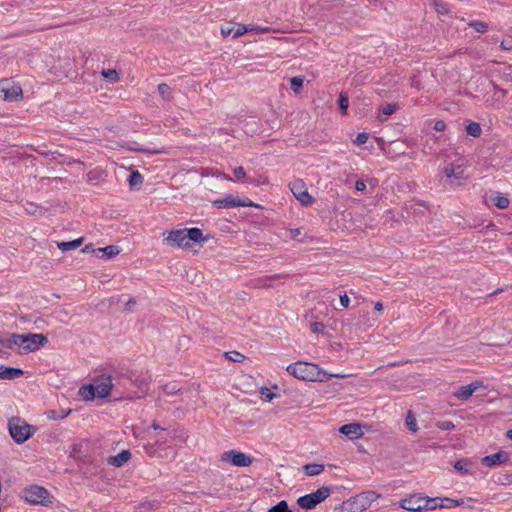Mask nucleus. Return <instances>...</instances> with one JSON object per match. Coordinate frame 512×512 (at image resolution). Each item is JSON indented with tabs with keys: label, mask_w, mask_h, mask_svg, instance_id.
I'll return each mask as SVG.
<instances>
[{
	"label": "nucleus",
	"mask_w": 512,
	"mask_h": 512,
	"mask_svg": "<svg viewBox=\"0 0 512 512\" xmlns=\"http://www.w3.org/2000/svg\"><path fill=\"white\" fill-rule=\"evenodd\" d=\"M167 243L171 246H178L186 249L191 248L192 243H205L208 241V237L204 236L202 230L199 228H185L176 229L168 233L166 239Z\"/></svg>",
	"instance_id": "f257e3e1"
},
{
	"label": "nucleus",
	"mask_w": 512,
	"mask_h": 512,
	"mask_svg": "<svg viewBox=\"0 0 512 512\" xmlns=\"http://www.w3.org/2000/svg\"><path fill=\"white\" fill-rule=\"evenodd\" d=\"M48 339L43 334L29 333L26 335L12 334L6 339L7 347H17L20 354L34 352L43 347Z\"/></svg>",
	"instance_id": "f03ea898"
},
{
	"label": "nucleus",
	"mask_w": 512,
	"mask_h": 512,
	"mask_svg": "<svg viewBox=\"0 0 512 512\" xmlns=\"http://www.w3.org/2000/svg\"><path fill=\"white\" fill-rule=\"evenodd\" d=\"M287 371L296 378L304 381H326V371L318 365L308 362H296L287 367Z\"/></svg>",
	"instance_id": "7ed1b4c3"
},
{
	"label": "nucleus",
	"mask_w": 512,
	"mask_h": 512,
	"mask_svg": "<svg viewBox=\"0 0 512 512\" xmlns=\"http://www.w3.org/2000/svg\"><path fill=\"white\" fill-rule=\"evenodd\" d=\"M380 497L374 491H365L351 497L343 502V510L345 512H363L368 509L371 504Z\"/></svg>",
	"instance_id": "20e7f679"
},
{
	"label": "nucleus",
	"mask_w": 512,
	"mask_h": 512,
	"mask_svg": "<svg viewBox=\"0 0 512 512\" xmlns=\"http://www.w3.org/2000/svg\"><path fill=\"white\" fill-rule=\"evenodd\" d=\"M9 433L12 439L18 443L27 441L33 433V426L19 417H13L8 422Z\"/></svg>",
	"instance_id": "39448f33"
},
{
	"label": "nucleus",
	"mask_w": 512,
	"mask_h": 512,
	"mask_svg": "<svg viewBox=\"0 0 512 512\" xmlns=\"http://www.w3.org/2000/svg\"><path fill=\"white\" fill-rule=\"evenodd\" d=\"M330 495L328 487H320L315 492L306 494L298 498L297 503L303 509H312Z\"/></svg>",
	"instance_id": "423d86ee"
},
{
	"label": "nucleus",
	"mask_w": 512,
	"mask_h": 512,
	"mask_svg": "<svg viewBox=\"0 0 512 512\" xmlns=\"http://www.w3.org/2000/svg\"><path fill=\"white\" fill-rule=\"evenodd\" d=\"M0 97L5 101L14 102L22 99V88L9 79L0 80Z\"/></svg>",
	"instance_id": "0eeeda50"
},
{
	"label": "nucleus",
	"mask_w": 512,
	"mask_h": 512,
	"mask_svg": "<svg viewBox=\"0 0 512 512\" xmlns=\"http://www.w3.org/2000/svg\"><path fill=\"white\" fill-rule=\"evenodd\" d=\"M212 205L219 209H229L234 207H254L255 204L249 199H240L237 195L228 194L222 199H216Z\"/></svg>",
	"instance_id": "6e6552de"
},
{
	"label": "nucleus",
	"mask_w": 512,
	"mask_h": 512,
	"mask_svg": "<svg viewBox=\"0 0 512 512\" xmlns=\"http://www.w3.org/2000/svg\"><path fill=\"white\" fill-rule=\"evenodd\" d=\"M221 461L230 463L236 467H247L252 463V458L238 450L225 451L221 455Z\"/></svg>",
	"instance_id": "1a4fd4ad"
},
{
	"label": "nucleus",
	"mask_w": 512,
	"mask_h": 512,
	"mask_svg": "<svg viewBox=\"0 0 512 512\" xmlns=\"http://www.w3.org/2000/svg\"><path fill=\"white\" fill-rule=\"evenodd\" d=\"M290 190L294 197L305 206L313 203V197L309 194L306 184L303 180L297 179L290 184Z\"/></svg>",
	"instance_id": "9d476101"
},
{
	"label": "nucleus",
	"mask_w": 512,
	"mask_h": 512,
	"mask_svg": "<svg viewBox=\"0 0 512 512\" xmlns=\"http://www.w3.org/2000/svg\"><path fill=\"white\" fill-rule=\"evenodd\" d=\"M48 491L37 485L30 486L23 491V498L33 504H44L48 500Z\"/></svg>",
	"instance_id": "9b49d317"
},
{
	"label": "nucleus",
	"mask_w": 512,
	"mask_h": 512,
	"mask_svg": "<svg viewBox=\"0 0 512 512\" xmlns=\"http://www.w3.org/2000/svg\"><path fill=\"white\" fill-rule=\"evenodd\" d=\"M95 387L97 398H107L113 387L112 378L110 375L102 374L94 379L92 383Z\"/></svg>",
	"instance_id": "f8f14e48"
},
{
	"label": "nucleus",
	"mask_w": 512,
	"mask_h": 512,
	"mask_svg": "<svg viewBox=\"0 0 512 512\" xmlns=\"http://www.w3.org/2000/svg\"><path fill=\"white\" fill-rule=\"evenodd\" d=\"M425 496L414 494L408 498L401 500L400 507L413 512H422L426 510Z\"/></svg>",
	"instance_id": "ddd939ff"
},
{
	"label": "nucleus",
	"mask_w": 512,
	"mask_h": 512,
	"mask_svg": "<svg viewBox=\"0 0 512 512\" xmlns=\"http://www.w3.org/2000/svg\"><path fill=\"white\" fill-rule=\"evenodd\" d=\"M444 175L449 180L450 184L459 185L462 180H465L467 176L465 175V170L460 164H448L444 168Z\"/></svg>",
	"instance_id": "4468645a"
},
{
	"label": "nucleus",
	"mask_w": 512,
	"mask_h": 512,
	"mask_svg": "<svg viewBox=\"0 0 512 512\" xmlns=\"http://www.w3.org/2000/svg\"><path fill=\"white\" fill-rule=\"evenodd\" d=\"M483 382L476 380L468 385L459 387L453 396L459 400H468L479 388H483Z\"/></svg>",
	"instance_id": "2eb2a0df"
},
{
	"label": "nucleus",
	"mask_w": 512,
	"mask_h": 512,
	"mask_svg": "<svg viewBox=\"0 0 512 512\" xmlns=\"http://www.w3.org/2000/svg\"><path fill=\"white\" fill-rule=\"evenodd\" d=\"M510 460L509 454L505 451H499L495 454L487 455L481 459V463L487 467H494L496 465L506 463Z\"/></svg>",
	"instance_id": "dca6fc26"
},
{
	"label": "nucleus",
	"mask_w": 512,
	"mask_h": 512,
	"mask_svg": "<svg viewBox=\"0 0 512 512\" xmlns=\"http://www.w3.org/2000/svg\"><path fill=\"white\" fill-rule=\"evenodd\" d=\"M340 432L350 439H358L363 435L361 426L356 423H350L341 426Z\"/></svg>",
	"instance_id": "f3484780"
},
{
	"label": "nucleus",
	"mask_w": 512,
	"mask_h": 512,
	"mask_svg": "<svg viewBox=\"0 0 512 512\" xmlns=\"http://www.w3.org/2000/svg\"><path fill=\"white\" fill-rule=\"evenodd\" d=\"M24 375V371L20 368L0 366V379L13 380Z\"/></svg>",
	"instance_id": "a211bd4d"
},
{
	"label": "nucleus",
	"mask_w": 512,
	"mask_h": 512,
	"mask_svg": "<svg viewBox=\"0 0 512 512\" xmlns=\"http://www.w3.org/2000/svg\"><path fill=\"white\" fill-rule=\"evenodd\" d=\"M247 33L246 25L244 24H237L235 27L230 26H222L221 27V34L223 36H229L232 35V37L238 38L244 34Z\"/></svg>",
	"instance_id": "6ab92c4d"
},
{
	"label": "nucleus",
	"mask_w": 512,
	"mask_h": 512,
	"mask_svg": "<svg viewBox=\"0 0 512 512\" xmlns=\"http://www.w3.org/2000/svg\"><path fill=\"white\" fill-rule=\"evenodd\" d=\"M131 453L129 450H122L120 453L108 458V463L114 467H121L129 461Z\"/></svg>",
	"instance_id": "aec40b11"
},
{
	"label": "nucleus",
	"mask_w": 512,
	"mask_h": 512,
	"mask_svg": "<svg viewBox=\"0 0 512 512\" xmlns=\"http://www.w3.org/2000/svg\"><path fill=\"white\" fill-rule=\"evenodd\" d=\"M79 396L85 401H92L97 397L93 384H86L79 388Z\"/></svg>",
	"instance_id": "412c9836"
},
{
	"label": "nucleus",
	"mask_w": 512,
	"mask_h": 512,
	"mask_svg": "<svg viewBox=\"0 0 512 512\" xmlns=\"http://www.w3.org/2000/svg\"><path fill=\"white\" fill-rule=\"evenodd\" d=\"M493 204L499 209H506L509 206V199L501 192H494L491 197Z\"/></svg>",
	"instance_id": "4be33fe9"
},
{
	"label": "nucleus",
	"mask_w": 512,
	"mask_h": 512,
	"mask_svg": "<svg viewBox=\"0 0 512 512\" xmlns=\"http://www.w3.org/2000/svg\"><path fill=\"white\" fill-rule=\"evenodd\" d=\"M83 242V238H78V239H75L73 241H68V242H58L57 243V247L63 251V252H66V251H70V250H75L77 249L78 247L81 246Z\"/></svg>",
	"instance_id": "5701e85b"
},
{
	"label": "nucleus",
	"mask_w": 512,
	"mask_h": 512,
	"mask_svg": "<svg viewBox=\"0 0 512 512\" xmlns=\"http://www.w3.org/2000/svg\"><path fill=\"white\" fill-rule=\"evenodd\" d=\"M303 468L308 476H316L324 471V466L322 464H306Z\"/></svg>",
	"instance_id": "b1692460"
},
{
	"label": "nucleus",
	"mask_w": 512,
	"mask_h": 512,
	"mask_svg": "<svg viewBox=\"0 0 512 512\" xmlns=\"http://www.w3.org/2000/svg\"><path fill=\"white\" fill-rule=\"evenodd\" d=\"M158 93L165 101L171 100L173 96L172 89L166 83H160L158 85Z\"/></svg>",
	"instance_id": "393cba45"
},
{
	"label": "nucleus",
	"mask_w": 512,
	"mask_h": 512,
	"mask_svg": "<svg viewBox=\"0 0 512 512\" xmlns=\"http://www.w3.org/2000/svg\"><path fill=\"white\" fill-rule=\"evenodd\" d=\"M143 183V177L138 171H133L129 177V185L132 189H138Z\"/></svg>",
	"instance_id": "a878e982"
},
{
	"label": "nucleus",
	"mask_w": 512,
	"mask_h": 512,
	"mask_svg": "<svg viewBox=\"0 0 512 512\" xmlns=\"http://www.w3.org/2000/svg\"><path fill=\"white\" fill-rule=\"evenodd\" d=\"M425 503L426 510H435L437 508H442L443 506L441 503V497L430 498L425 496Z\"/></svg>",
	"instance_id": "bb28decb"
},
{
	"label": "nucleus",
	"mask_w": 512,
	"mask_h": 512,
	"mask_svg": "<svg viewBox=\"0 0 512 512\" xmlns=\"http://www.w3.org/2000/svg\"><path fill=\"white\" fill-rule=\"evenodd\" d=\"M466 132L468 135L473 137H479L481 135L482 129L479 123L477 122H470L466 126Z\"/></svg>",
	"instance_id": "cd10ccee"
},
{
	"label": "nucleus",
	"mask_w": 512,
	"mask_h": 512,
	"mask_svg": "<svg viewBox=\"0 0 512 512\" xmlns=\"http://www.w3.org/2000/svg\"><path fill=\"white\" fill-rule=\"evenodd\" d=\"M98 252L105 254L106 259H111L112 257L118 255L120 250L117 246L109 245L104 248H99Z\"/></svg>",
	"instance_id": "c85d7f7f"
},
{
	"label": "nucleus",
	"mask_w": 512,
	"mask_h": 512,
	"mask_svg": "<svg viewBox=\"0 0 512 512\" xmlns=\"http://www.w3.org/2000/svg\"><path fill=\"white\" fill-rule=\"evenodd\" d=\"M469 27H472L476 32L485 33L488 30V24L480 20H472L468 23Z\"/></svg>",
	"instance_id": "c756f323"
},
{
	"label": "nucleus",
	"mask_w": 512,
	"mask_h": 512,
	"mask_svg": "<svg viewBox=\"0 0 512 512\" xmlns=\"http://www.w3.org/2000/svg\"><path fill=\"white\" fill-rule=\"evenodd\" d=\"M102 75L112 83H115L119 80V74L114 69L103 70Z\"/></svg>",
	"instance_id": "7c9ffc66"
},
{
	"label": "nucleus",
	"mask_w": 512,
	"mask_h": 512,
	"mask_svg": "<svg viewBox=\"0 0 512 512\" xmlns=\"http://www.w3.org/2000/svg\"><path fill=\"white\" fill-rule=\"evenodd\" d=\"M304 79L302 77H292L290 79L291 89L295 93H299L303 86Z\"/></svg>",
	"instance_id": "2f4dec72"
},
{
	"label": "nucleus",
	"mask_w": 512,
	"mask_h": 512,
	"mask_svg": "<svg viewBox=\"0 0 512 512\" xmlns=\"http://www.w3.org/2000/svg\"><path fill=\"white\" fill-rule=\"evenodd\" d=\"M268 512H291V510L289 509L287 502L282 500L276 505L272 506Z\"/></svg>",
	"instance_id": "473e14b6"
},
{
	"label": "nucleus",
	"mask_w": 512,
	"mask_h": 512,
	"mask_svg": "<svg viewBox=\"0 0 512 512\" xmlns=\"http://www.w3.org/2000/svg\"><path fill=\"white\" fill-rule=\"evenodd\" d=\"M338 102H339V107H340L341 112L343 114H346L347 109L349 107V98H348V96L345 93H340Z\"/></svg>",
	"instance_id": "72a5a7b5"
},
{
	"label": "nucleus",
	"mask_w": 512,
	"mask_h": 512,
	"mask_svg": "<svg viewBox=\"0 0 512 512\" xmlns=\"http://www.w3.org/2000/svg\"><path fill=\"white\" fill-rule=\"evenodd\" d=\"M226 356L232 362H237V363L243 362V360L245 359V356L237 351L227 352Z\"/></svg>",
	"instance_id": "f704fd0d"
},
{
	"label": "nucleus",
	"mask_w": 512,
	"mask_h": 512,
	"mask_svg": "<svg viewBox=\"0 0 512 512\" xmlns=\"http://www.w3.org/2000/svg\"><path fill=\"white\" fill-rule=\"evenodd\" d=\"M247 33L248 32H255V33H268L270 32L269 27H261L258 25L249 24L246 25Z\"/></svg>",
	"instance_id": "c9c22d12"
},
{
	"label": "nucleus",
	"mask_w": 512,
	"mask_h": 512,
	"mask_svg": "<svg viewBox=\"0 0 512 512\" xmlns=\"http://www.w3.org/2000/svg\"><path fill=\"white\" fill-rule=\"evenodd\" d=\"M500 48L503 51H512V36H505L500 43Z\"/></svg>",
	"instance_id": "e433bc0d"
},
{
	"label": "nucleus",
	"mask_w": 512,
	"mask_h": 512,
	"mask_svg": "<svg viewBox=\"0 0 512 512\" xmlns=\"http://www.w3.org/2000/svg\"><path fill=\"white\" fill-rule=\"evenodd\" d=\"M469 462L467 460H459L454 464V468L460 472V473H468V466Z\"/></svg>",
	"instance_id": "4c0bfd02"
},
{
	"label": "nucleus",
	"mask_w": 512,
	"mask_h": 512,
	"mask_svg": "<svg viewBox=\"0 0 512 512\" xmlns=\"http://www.w3.org/2000/svg\"><path fill=\"white\" fill-rule=\"evenodd\" d=\"M396 109H397L396 105L386 104L385 106L382 107L381 113H382V115L385 116V119H386L387 117L391 116L396 111Z\"/></svg>",
	"instance_id": "58836bf2"
},
{
	"label": "nucleus",
	"mask_w": 512,
	"mask_h": 512,
	"mask_svg": "<svg viewBox=\"0 0 512 512\" xmlns=\"http://www.w3.org/2000/svg\"><path fill=\"white\" fill-rule=\"evenodd\" d=\"M406 425L412 432H416L418 430L416 419L410 413L406 418Z\"/></svg>",
	"instance_id": "ea45409f"
},
{
	"label": "nucleus",
	"mask_w": 512,
	"mask_h": 512,
	"mask_svg": "<svg viewBox=\"0 0 512 512\" xmlns=\"http://www.w3.org/2000/svg\"><path fill=\"white\" fill-rule=\"evenodd\" d=\"M368 134L365 133V132H361V133H358L357 136H356V139H355V143L357 145H363L367 142L368 140Z\"/></svg>",
	"instance_id": "a19ab883"
},
{
	"label": "nucleus",
	"mask_w": 512,
	"mask_h": 512,
	"mask_svg": "<svg viewBox=\"0 0 512 512\" xmlns=\"http://www.w3.org/2000/svg\"><path fill=\"white\" fill-rule=\"evenodd\" d=\"M233 172L235 177L239 180L244 179L246 176V172L242 166L236 167Z\"/></svg>",
	"instance_id": "79ce46f5"
},
{
	"label": "nucleus",
	"mask_w": 512,
	"mask_h": 512,
	"mask_svg": "<svg viewBox=\"0 0 512 512\" xmlns=\"http://www.w3.org/2000/svg\"><path fill=\"white\" fill-rule=\"evenodd\" d=\"M441 503L443 504L442 508L450 509V508L454 507V505H453L454 499H451V498H447V497L441 498Z\"/></svg>",
	"instance_id": "37998d69"
},
{
	"label": "nucleus",
	"mask_w": 512,
	"mask_h": 512,
	"mask_svg": "<svg viewBox=\"0 0 512 512\" xmlns=\"http://www.w3.org/2000/svg\"><path fill=\"white\" fill-rule=\"evenodd\" d=\"M261 394L268 401H271L275 396L268 388H262Z\"/></svg>",
	"instance_id": "c03bdc74"
},
{
	"label": "nucleus",
	"mask_w": 512,
	"mask_h": 512,
	"mask_svg": "<svg viewBox=\"0 0 512 512\" xmlns=\"http://www.w3.org/2000/svg\"><path fill=\"white\" fill-rule=\"evenodd\" d=\"M290 238L296 239L298 236L301 235V229L300 228H292L288 231Z\"/></svg>",
	"instance_id": "a18cd8bd"
},
{
	"label": "nucleus",
	"mask_w": 512,
	"mask_h": 512,
	"mask_svg": "<svg viewBox=\"0 0 512 512\" xmlns=\"http://www.w3.org/2000/svg\"><path fill=\"white\" fill-rule=\"evenodd\" d=\"M323 329V324L320 323V322H313L311 324V330L314 332V333H319L321 332Z\"/></svg>",
	"instance_id": "49530a36"
},
{
	"label": "nucleus",
	"mask_w": 512,
	"mask_h": 512,
	"mask_svg": "<svg viewBox=\"0 0 512 512\" xmlns=\"http://www.w3.org/2000/svg\"><path fill=\"white\" fill-rule=\"evenodd\" d=\"M355 189L360 192H364L366 190V184L363 180H357L355 183Z\"/></svg>",
	"instance_id": "de8ad7c7"
},
{
	"label": "nucleus",
	"mask_w": 512,
	"mask_h": 512,
	"mask_svg": "<svg viewBox=\"0 0 512 512\" xmlns=\"http://www.w3.org/2000/svg\"><path fill=\"white\" fill-rule=\"evenodd\" d=\"M445 128H446V124H445V122H444V121H442V120H438V121H436V122H435V124H434V129H435L436 131H444V130H445Z\"/></svg>",
	"instance_id": "09e8293b"
},
{
	"label": "nucleus",
	"mask_w": 512,
	"mask_h": 512,
	"mask_svg": "<svg viewBox=\"0 0 512 512\" xmlns=\"http://www.w3.org/2000/svg\"><path fill=\"white\" fill-rule=\"evenodd\" d=\"M340 303L343 307H348L350 303V299L346 294L340 295Z\"/></svg>",
	"instance_id": "8fccbe9b"
},
{
	"label": "nucleus",
	"mask_w": 512,
	"mask_h": 512,
	"mask_svg": "<svg viewBox=\"0 0 512 512\" xmlns=\"http://www.w3.org/2000/svg\"><path fill=\"white\" fill-rule=\"evenodd\" d=\"M130 150H133V151H140V152H146V153H151V154H156L158 153V151L156 150H148V149H144V148H139V147H131Z\"/></svg>",
	"instance_id": "3c124183"
},
{
	"label": "nucleus",
	"mask_w": 512,
	"mask_h": 512,
	"mask_svg": "<svg viewBox=\"0 0 512 512\" xmlns=\"http://www.w3.org/2000/svg\"><path fill=\"white\" fill-rule=\"evenodd\" d=\"M326 381L329 380L330 378H345L347 375L345 374H341V373H336V374H330L328 372H326Z\"/></svg>",
	"instance_id": "603ef678"
},
{
	"label": "nucleus",
	"mask_w": 512,
	"mask_h": 512,
	"mask_svg": "<svg viewBox=\"0 0 512 512\" xmlns=\"http://www.w3.org/2000/svg\"><path fill=\"white\" fill-rule=\"evenodd\" d=\"M439 427L441 429H446L447 430V429L453 428L454 425L451 422H449V421H445V422H442Z\"/></svg>",
	"instance_id": "864d4df0"
},
{
	"label": "nucleus",
	"mask_w": 512,
	"mask_h": 512,
	"mask_svg": "<svg viewBox=\"0 0 512 512\" xmlns=\"http://www.w3.org/2000/svg\"><path fill=\"white\" fill-rule=\"evenodd\" d=\"M135 303H136V302H135V300H134V299H132V298H130V299L127 301V303H126V307H127V309H128V310H131V309H132V307L135 305Z\"/></svg>",
	"instance_id": "5fc2aeb1"
},
{
	"label": "nucleus",
	"mask_w": 512,
	"mask_h": 512,
	"mask_svg": "<svg viewBox=\"0 0 512 512\" xmlns=\"http://www.w3.org/2000/svg\"><path fill=\"white\" fill-rule=\"evenodd\" d=\"M463 504H464V499H462V498L461 499H454V503H453L454 507L461 506Z\"/></svg>",
	"instance_id": "6e6d98bb"
},
{
	"label": "nucleus",
	"mask_w": 512,
	"mask_h": 512,
	"mask_svg": "<svg viewBox=\"0 0 512 512\" xmlns=\"http://www.w3.org/2000/svg\"><path fill=\"white\" fill-rule=\"evenodd\" d=\"M374 308L376 311H382L383 310V304L381 302H376L374 305Z\"/></svg>",
	"instance_id": "4d7b16f0"
},
{
	"label": "nucleus",
	"mask_w": 512,
	"mask_h": 512,
	"mask_svg": "<svg viewBox=\"0 0 512 512\" xmlns=\"http://www.w3.org/2000/svg\"><path fill=\"white\" fill-rule=\"evenodd\" d=\"M437 11L441 14H445V13H448V9L444 6H440L437 8Z\"/></svg>",
	"instance_id": "13d9d810"
},
{
	"label": "nucleus",
	"mask_w": 512,
	"mask_h": 512,
	"mask_svg": "<svg viewBox=\"0 0 512 512\" xmlns=\"http://www.w3.org/2000/svg\"><path fill=\"white\" fill-rule=\"evenodd\" d=\"M91 250V245H86L83 249H82V252H88Z\"/></svg>",
	"instance_id": "bf43d9fd"
},
{
	"label": "nucleus",
	"mask_w": 512,
	"mask_h": 512,
	"mask_svg": "<svg viewBox=\"0 0 512 512\" xmlns=\"http://www.w3.org/2000/svg\"><path fill=\"white\" fill-rule=\"evenodd\" d=\"M507 437L512 440V429L507 432Z\"/></svg>",
	"instance_id": "052dcab7"
},
{
	"label": "nucleus",
	"mask_w": 512,
	"mask_h": 512,
	"mask_svg": "<svg viewBox=\"0 0 512 512\" xmlns=\"http://www.w3.org/2000/svg\"><path fill=\"white\" fill-rule=\"evenodd\" d=\"M370 4H376L378 0H367Z\"/></svg>",
	"instance_id": "680f3d73"
},
{
	"label": "nucleus",
	"mask_w": 512,
	"mask_h": 512,
	"mask_svg": "<svg viewBox=\"0 0 512 512\" xmlns=\"http://www.w3.org/2000/svg\"><path fill=\"white\" fill-rule=\"evenodd\" d=\"M224 179L228 180V181H231V177H229L228 175H224Z\"/></svg>",
	"instance_id": "e2e57ef3"
},
{
	"label": "nucleus",
	"mask_w": 512,
	"mask_h": 512,
	"mask_svg": "<svg viewBox=\"0 0 512 512\" xmlns=\"http://www.w3.org/2000/svg\"><path fill=\"white\" fill-rule=\"evenodd\" d=\"M152 427H153L154 429H159V426H158V425H156V424H153V425H152Z\"/></svg>",
	"instance_id": "0e129e2a"
},
{
	"label": "nucleus",
	"mask_w": 512,
	"mask_h": 512,
	"mask_svg": "<svg viewBox=\"0 0 512 512\" xmlns=\"http://www.w3.org/2000/svg\"><path fill=\"white\" fill-rule=\"evenodd\" d=\"M500 93L504 96L506 92L504 90H500Z\"/></svg>",
	"instance_id": "69168bd1"
},
{
	"label": "nucleus",
	"mask_w": 512,
	"mask_h": 512,
	"mask_svg": "<svg viewBox=\"0 0 512 512\" xmlns=\"http://www.w3.org/2000/svg\"><path fill=\"white\" fill-rule=\"evenodd\" d=\"M509 481L512 482V473L509 475Z\"/></svg>",
	"instance_id": "338daca9"
}]
</instances>
